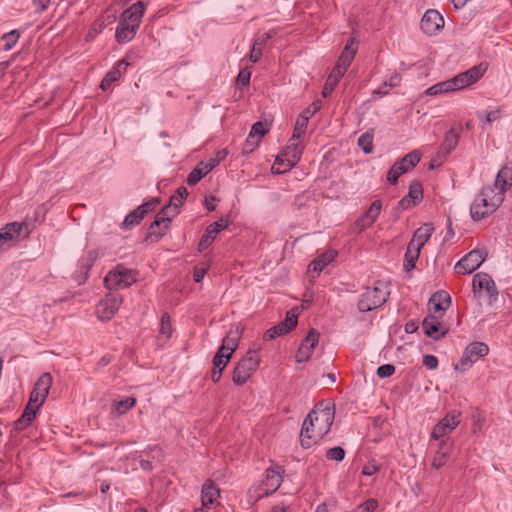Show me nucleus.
Returning <instances> with one entry per match:
<instances>
[{"label": "nucleus", "mask_w": 512, "mask_h": 512, "mask_svg": "<svg viewBox=\"0 0 512 512\" xmlns=\"http://www.w3.org/2000/svg\"><path fill=\"white\" fill-rule=\"evenodd\" d=\"M334 408L317 404L307 415L300 432V443L305 449L320 441L331 429Z\"/></svg>", "instance_id": "1"}, {"label": "nucleus", "mask_w": 512, "mask_h": 512, "mask_svg": "<svg viewBox=\"0 0 512 512\" xmlns=\"http://www.w3.org/2000/svg\"><path fill=\"white\" fill-rule=\"evenodd\" d=\"M485 71L486 68H484L482 64L474 66L465 72L459 73L452 79L436 83L429 87L425 91V94L428 96H437L461 90L477 82L483 76Z\"/></svg>", "instance_id": "2"}, {"label": "nucleus", "mask_w": 512, "mask_h": 512, "mask_svg": "<svg viewBox=\"0 0 512 512\" xmlns=\"http://www.w3.org/2000/svg\"><path fill=\"white\" fill-rule=\"evenodd\" d=\"M504 195L496 193L491 185L484 186L470 206V215L474 221H480L493 214L503 203Z\"/></svg>", "instance_id": "3"}, {"label": "nucleus", "mask_w": 512, "mask_h": 512, "mask_svg": "<svg viewBox=\"0 0 512 512\" xmlns=\"http://www.w3.org/2000/svg\"><path fill=\"white\" fill-rule=\"evenodd\" d=\"M357 49H358V42L355 40V38H353V37L350 38L347 41L341 55L339 56V58L336 62V65L331 70V72L325 82V85L322 90L323 97L326 98L332 93V91L334 90V88L336 87V85L338 84L340 79L342 78V76L345 74V72L351 65V63L356 55Z\"/></svg>", "instance_id": "4"}, {"label": "nucleus", "mask_w": 512, "mask_h": 512, "mask_svg": "<svg viewBox=\"0 0 512 512\" xmlns=\"http://www.w3.org/2000/svg\"><path fill=\"white\" fill-rule=\"evenodd\" d=\"M137 276V271L126 268L122 264H118L105 276L104 283L109 290L124 289L135 283Z\"/></svg>", "instance_id": "5"}, {"label": "nucleus", "mask_w": 512, "mask_h": 512, "mask_svg": "<svg viewBox=\"0 0 512 512\" xmlns=\"http://www.w3.org/2000/svg\"><path fill=\"white\" fill-rule=\"evenodd\" d=\"M260 357L257 350H249L234 368L232 380L234 384L242 386L257 370Z\"/></svg>", "instance_id": "6"}, {"label": "nucleus", "mask_w": 512, "mask_h": 512, "mask_svg": "<svg viewBox=\"0 0 512 512\" xmlns=\"http://www.w3.org/2000/svg\"><path fill=\"white\" fill-rule=\"evenodd\" d=\"M144 11L145 5L142 1H137L126 9L121 16L116 32H135L139 28Z\"/></svg>", "instance_id": "7"}, {"label": "nucleus", "mask_w": 512, "mask_h": 512, "mask_svg": "<svg viewBox=\"0 0 512 512\" xmlns=\"http://www.w3.org/2000/svg\"><path fill=\"white\" fill-rule=\"evenodd\" d=\"M284 470L281 466L270 467L266 469V477L262 482L261 487L255 489V492H259L255 495V499L258 500L262 497L269 496L274 493L283 481L282 474Z\"/></svg>", "instance_id": "8"}, {"label": "nucleus", "mask_w": 512, "mask_h": 512, "mask_svg": "<svg viewBox=\"0 0 512 512\" xmlns=\"http://www.w3.org/2000/svg\"><path fill=\"white\" fill-rule=\"evenodd\" d=\"M389 293L374 287L373 289H366L361 295V298L357 304L360 312H368L382 306L388 298Z\"/></svg>", "instance_id": "9"}, {"label": "nucleus", "mask_w": 512, "mask_h": 512, "mask_svg": "<svg viewBox=\"0 0 512 512\" xmlns=\"http://www.w3.org/2000/svg\"><path fill=\"white\" fill-rule=\"evenodd\" d=\"M489 347L487 344L483 342H472L470 343L459 363L455 366V369H461L465 371L468 367H470L474 362H476L479 358L484 357L488 354Z\"/></svg>", "instance_id": "10"}, {"label": "nucleus", "mask_w": 512, "mask_h": 512, "mask_svg": "<svg viewBox=\"0 0 512 512\" xmlns=\"http://www.w3.org/2000/svg\"><path fill=\"white\" fill-rule=\"evenodd\" d=\"M461 422V413L452 411L442 418L433 428L431 437L435 440H443L450 434Z\"/></svg>", "instance_id": "11"}, {"label": "nucleus", "mask_w": 512, "mask_h": 512, "mask_svg": "<svg viewBox=\"0 0 512 512\" xmlns=\"http://www.w3.org/2000/svg\"><path fill=\"white\" fill-rule=\"evenodd\" d=\"M487 252L483 249H475L461 258L455 269L463 274H470L474 272L486 259Z\"/></svg>", "instance_id": "12"}, {"label": "nucleus", "mask_w": 512, "mask_h": 512, "mask_svg": "<svg viewBox=\"0 0 512 512\" xmlns=\"http://www.w3.org/2000/svg\"><path fill=\"white\" fill-rule=\"evenodd\" d=\"M473 292L474 294L481 293L483 290L489 298V304L494 302L498 297V289L492 279L487 273H477L473 277Z\"/></svg>", "instance_id": "13"}, {"label": "nucleus", "mask_w": 512, "mask_h": 512, "mask_svg": "<svg viewBox=\"0 0 512 512\" xmlns=\"http://www.w3.org/2000/svg\"><path fill=\"white\" fill-rule=\"evenodd\" d=\"M451 304V297L446 291L435 292L428 301L429 314L427 317L441 319Z\"/></svg>", "instance_id": "14"}, {"label": "nucleus", "mask_w": 512, "mask_h": 512, "mask_svg": "<svg viewBox=\"0 0 512 512\" xmlns=\"http://www.w3.org/2000/svg\"><path fill=\"white\" fill-rule=\"evenodd\" d=\"M122 297L117 294H108L105 299L97 305V315L102 321L110 320L122 304Z\"/></svg>", "instance_id": "15"}, {"label": "nucleus", "mask_w": 512, "mask_h": 512, "mask_svg": "<svg viewBox=\"0 0 512 512\" xmlns=\"http://www.w3.org/2000/svg\"><path fill=\"white\" fill-rule=\"evenodd\" d=\"M297 314L294 311H289L286 314V317L279 324L273 326L268 329L264 334L265 340H272L276 337L283 336L290 332L297 325Z\"/></svg>", "instance_id": "16"}, {"label": "nucleus", "mask_w": 512, "mask_h": 512, "mask_svg": "<svg viewBox=\"0 0 512 512\" xmlns=\"http://www.w3.org/2000/svg\"><path fill=\"white\" fill-rule=\"evenodd\" d=\"M319 332H317L315 329H310L305 339L302 341L299 349L296 353V361L306 362L310 359L312 356V353L314 351V348L317 346L319 342Z\"/></svg>", "instance_id": "17"}, {"label": "nucleus", "mask_w": 512, "mask_h": 512, "mask_svg": "<svg viewBox=\"0 0 512 512\" xmlns=\"http://www.w3.org/2000/svg\"><path fill=\"white\" fill-rule=\"evenodd\" d=\"M229 225V220L221 218L218 221H215L211 223L204 233V235L201 237L199 244H198V250L200 252L207 249L215 240L217 234L222 231L223 229L227 228Z\"/></svg>", "instance_id": "18"}, {"label": "nucleus", "mask_w": 512, "mask_h": 512, "mask_svg": "<svg viewBox=\"0 0 512 512\" xmlns=\"http://www.w3.org/2000/svg\"><path fill=\"white\" fill-rule=\"evenodd\" d=\"M422 328L424 330V333L434 340L441 339L449 331V327L445 325L443 322H441L439 318L427 316L424 318L422 322Z\"/></svg>", "instance_id": "19"}, {"label": "nucleus", "mask_w": 512, "mask_h": 512, "mask_svg": "<svg viewBox=\"0 0 512 512\" xmlns=\"http://www.w3.org/2000/svg\"><path fill=\"white\" fill-rule=\"evenodd\" d=\"M302 149L298 144L290 143L286 150L276 157L275 162L277 164L285 165L284 171L290 170L300 160Z\"/></svg>", "instance_id": "20"}, {"label": "nucleus", "mask_w": 512, "mask_h": 512, "mask_svg": "<svg viewBox=\"0 0 512 512\" xmlns=\"http://www.w3.org/2000/svg\"><path fill=\"white\" fill-rule=\"evenodd\" d=\"M382 209V202L380 200H374L367 211L359 217L355 222V227L359 232H362L366 228L370 227L378 218Z\"/></svg>", "instance_id": "21"}, {"label": "nucleus", "mask_w": 512, "mask_h": 512, "mask_svg": "<svg viewBox=\"0 0 512 512\" xmlns=\"http://www.w3.org/2000/svg\"><path fill=\"white\" fill-rule=\"evenodd\" d=\"M420 27L422 32H436L444 27V18L437 10H427L422 17Z\"/></svg>", "instance_id": "22"}, {"label": "nucleus", "mask_w": 512, "mask_h": 512, "mask_svg": "<svg viewBox=\"0 0 512 512\" xmlns=\"http://www.w3.org/2000/svg\"><path fill=\"white\" fill-rule=\"evenodd\" d=\"M512 186V166H504L497 173L496 179L492 187L496 193L505 196V192Z\"/></svg>", "instance_id": "23"}, {"label": "nucleus", "mask_w": 512, "mask_h": 512, "mask_svg": "<svg viewBox=\"0 0 512 512\" xmlns=\"http://www.w3.org/2000/svg\"><path fill=\"white\" fill-rule=\"evenodd\" d=\"M462 127L454 126L449 131L446 132L444 141L441 144L440 152L448 155L455 149L458 145L459 139L461 137Z\"/></svg>", "instance_id": "24"}, {"label": "nucleus", "mask_w": 512, "mask_h": 512, "mask_svg": "<svg viewBox=\"0 0 512 512\" xmlns=\"http://www.w3.org/2000/svg\"><path fill=\"white\" fill-rule=\"evenodd\" d=\"M23 225L18 222L7 224L0 233V250L6 245L9 246L10 242L17 240L22 231Z\"/></svg>", "instance_id": "25"}, {"label": "nucleus", "mask_w": 512, "mask_h": 512, "mask_svg": "<svg viewBox=\"0 0 512 512\" xmlns=\"http://www.w3.org/2000/svg\"><path fill=\"white\" fill-rule=\"evenodd\" d=\"M452 447H453V443L448 438L440 441L438 450L436 451V453L433 457V461H432L433 468L439 469L445 465V463L451 453Z\"/></svg>", "instance_id": "26"}, {"label": "nucleus", "mask_w": 512, "mask_h": 512, "mask_svg": "<svg viewBox=\"0 0 512 512\" xmlns=\"http://www.w3.org/2000/svg\"><path fill=\"white\" fill-rule=\"evenodd\" d=\"M129 63L125 60H120L116 63L111 71H109L100 83V88L103 91H106L113 82L117 81L122 73H124L128 67Z\"/></svg>", "instance_id": "27"}, {"label": "nucleus", "mask_w": 512, "mask_h": 512, "mask_svg": "<svg viewBox=\"0 0 512 512\" xmlns=\"http://www.w3.org/2000/svg\"><path fill=\"white\" fill-rule=\"evenodd\" d=\"M214 164L209 161L200 162L189 174L187 177L188 185L197 184L203 177H205L210 171L214 169Z\"/></svg>", "instance_id": "28"}, {"label": "nucleus", "mask_w": 512, "mask_h": 512, "mask_svg": "<svg viewBox=\"0 0 512 512\" xmlns=\"http://www.w3.org/2000/svg\"><path fill=\"white\" fill-rule=\"evenodd\" d=\"M99 253L97 250H89L80 260H79V271L81 273V280L79 283L86 281L88 278V273L95 261L98 259Z\"/></svg>", "instance_id": "29"}, {"label": "nucleus", "mask_w": 512, "mask_h": 512, "mask_svg": "<svg viewBox=\"0 0 512 512\" xmlns=\"http://www.w3.org/2000/svg\"><path fill=\"white\" fill-rule=\"evenodd\" d=\"M434 232V227L432 223H425L421 227H419L413 234L410 242L417 246V248H421L425 245L426 242L430 239Z\"/></svg>", "instance_id": "30"}, {"label": "nucleus", "mask_w": 512, "mask_h": 512, "mask_svg": "<svg viewBox=\"0 0 512 512\" xmlns=\"http://www.w3.org/2000/svg\"><path fill=\"white\" fill-rule=\"evenodd\" d=\"M219 489L211 482H206L202 487L201 501L204 507L212 505L219 497Z\"/></svg>", "instance_id": "31"}, {"label": "nucleus", "mask_w": 512, "mask_h": 512, "mask_svg": "<svg viewBox=\"0 0 512 512\" xmlns=\"http://www.w3.org/2000/svg\"><path fill=\"white\" fill-rule=\"evenodd\" d=\"M336 256L337 252L333 250L322 253L309 264V271L312 270L316 273L321 272L329 263L335 259Z\"/></svg>", "instance_id": "32"}, {"label": "nucleus", "mask_w": 512, "mask_h": 512, "mask_svg": "<svg viewBox=\"0 0 512 512\" xmlns=\"http://www.w3.org/2000/svg\"><path fill=\"white\" fill-rule=\"evenodd\" d=\"M421 252V248H417L416 245L412 244L411 242L408 243L405 255H404V270L406 272H411L416 265V261L419 258Z\"/></svg>", "instance_id": "33"}, {"label": "nucleus", "mask_w": 512, "mask_h": 512, "mask_svg": "<svg viewBox=\"0 0 512 512\" xmlns=\"http://www.w3.org/2000/svg\"><path fill=\"white\" fill-rule=\"evenodd\" d=\"M188 196L187 188L180 186L175 193L171 196L169 203L167 204L174 210V214H179L180 207L183 205L184 200Z\"/></svg>", "instance_id": "34"}, {"label": "nucleus", "mask_w": 512, "mask_h": 512, "mask_svg": "<svg viewBox=\"0 0 512 512\" xmlns=\"http://www.w3.org/2000/svg\"><path fill=\"white\" fill-rule=\"evenodd\" d=\"M52 383H53L52 375L48 372L43 373L38 378L36 383L34 384L33 390L40 394L45 395V399H46L49 394V390L52 386Z\"/></svg>", "instance_id": "35"}, {"label": "nucleus", "mask_w": 512, "mask_h": 512, "mask_svg": "<svg viewBox=\"0 0 512 512\" xmlns=\"http://www.w3.org/2000/svg\"><path fill=\"white\" fill-rule=\"evenodd\" d=\"M421 160V155L418 151H412L406 154L401 160L396 163L405 169V173L414 168Z\"/></svg>", "instance_id": "36"}, {"label": "nucleus", "mask_w": 512, "mask_h": 512, "mask_svg": "<svg viewBox=\"0 0 512 512\" xmlns=\"http://www.w3.org/2000/svg\"><path fill=\"white\" fill-rule=\"evenodd\" d=\"M177 214H174V210L168 206L165 205L156 215L155 218L160 221L161 224H163L164 230H168L171 224L172 219Z\"/></svg>", "instance_id": "37"}, {"label": "nucleus", "mask_w": 512, "mask_h": 512, "mask_svg": "<svg viewBox=\"0 0 512 512\" xmlns=\"http://www.w3.org/2000/svg\"><path fill=\"white\" fill-rule=\"evenodd\" d=\"M308 121L309 120L307 119V116L299 115V117L297 118L296 123H295L293 135H292L291 139L289 140L290 143H294V141L296 139H299L302 135L305 134L307 125H308Z\"/></svg>", "instance_id": "38"}, {"label": "nucleus", "mask_w": 512, "mask_h": 512, "mask_svg": "<svg viewBox=\"0 0 512 512\" xmlns=\"http://www.w3.org/2000/svg\"><path fill=\"white\" fill-rule=\"evenodd\" d=\"M409 199L413 200L414 203L418 204L423 199V188L419 181H413L409 185V191L406 195Z\"/></svg>", "instance_id": "39"}, {"label": "nucleus", "mask_w": 512, "mask_h": 512, "mask_svg": "<svg viewBox=\"0 0 512 512\" xmlns=\"http://www.w3.org/2000/svg\"><path fill=\"white\" fill-rule=\"evenodd\" d=\"M144 218L142 211L138 208L131 211L124 219L123 226L124 228H131L135 225H138L140 221Z\"/></svg>", "instance_id": "40"}, {"label": "nucleus", "mask_w": 512, "mask_h": 512, "mask_svg": "<svg viewBox=\"0 0 512 512\" xmlns=\"http://www.w3.org/2000/svg\"><path fill=\"white\" fill-rule=\"evenodd\" d=\"M166 231L167 230H164L163 224L155 218L148 228L147 238L155 237V240L158 241L165 235Z\"/></svg>", "instance_id": "41"}, {"label": "nucleus", "mask_w": 512, "mask_h": 512, "mask_svg": "<svg viewBox=\"0 0 512 512\" xmlns=\"http://www.w3.org/2000/svg\"><path fill=\"white\" fill-rule=\"evenodd\" d=\"M373 133L367 131L363 133L358 139V145L363 149L366 154H369L373 150Z\"/></svg>", "instance_id": "42"}, {"label": "nucleus", "mask_w": 512, "mask_h": 512, "mask_svg": "<svg viewBox=\"0 0 512 512\" xmlns=\"http://www.w3.org/2000/svg\"><path fill=\"white\" fill-rule=\"evenodd\" d=\"M35 419V413H29L24 412L22 413L21 417L15 421L14 423V429L21 431L27 428L32 421Z\"/></svg>", "instance_id": "43"}, {"label": "nucleus", "mask_w": 512, "mask_h": 512, "mask_svg": "<svg viewBox=\"0 0 512 512\" xmlns=\"http://www.w3.org/2000/svg\"><path fill=\"white\" fill-rule=\"evenodd\" d=\"M159 334L169 339L172 334L171 318L168 313H163L161 316V323Z\"/></svg>", "instance_id": "44"}, {"label": "nucleus", "mask_w": 512, "mask_h": 512, "mask_svg": "<svg viewBox=\"0 0 512 512\" xmlns=\"http://www.w3.org/2000/svg\"><path fill=\"white\" fill-rule=\"evenodd\" d=\"M136 404V399L133 397H128L124 400H121L115 404V412L118 415L125 414L128 410L133 408Z\"/></svg>", "instance_id": "45"}, {"label": "nucleus", "mask_w": 512, "mask_h": 512, "mask_svg": "<svg viewBox=\"0 0 512 512\" xmlns=\"http://www.w3.org/2000/svg\"><path fill=\"white\" fill-rule=\"evenodd\" d=\"M20 34H3L0 40L1 49L8 51L17 43Z\"/></svg>", "instance_id": "46"}, {"label": "nucleus", "mask_w": 512, "mask_h": 512, "mask_svg": "<svg viewBox=\"0 0 512 512\" xmlns=\"http://www.w3.org/2000/svg\"><path fill=\"white\" fill-rule=\"evenodd\" d=\"M405 173V169L399 166L396 162L394 165L390 168V170L387 173V181L391 185H395L399 179V177Z\"/></svg>", "instance_id": "47"}, {"label": "nucleus", "mask_w": 512, "mask_h": 512, "mask_svg": "<svg viewBox=\"0 0 512 512\" xmlns=\"http://www.w3.org/2000/svg\"><path fill=\"white\" fill-rule=\"evenodd\" d=\"M378 507V502L374 498H369L365 502L358 505L354 510L351 512H374L376 508Z\"/></svg>", "instance_id": "48"}, {"label": "nucleus", "mask_w": 512, "mask_h": 512, "mask_svg": "<svg viewBox=\"0 0 512 512\" xmlns=\"http://www.w3.org/2000/svg\"><path fill=\"white\" fill-rule=\"evenodd\" d=\"M268 132V129H266L262 122H256L252 125L251 131L249 135L251 136V139H257L258 141H261V138Z\"/></svg>", "instance_id": "49"}, {"label": "nucleus", "mask_w": 512, "mask_h": 512, "mask_svg": "<svg viewBox=\"0 0 512 512\" xmlns=\"http://www.w3.org/2000/svg\"><path fill=\"white\" fill-rule=\"evenodd\" d=\"M230 350L226 348L224 344L221 345V347L217 350L213 361H217L218 363H225L228 364L230 361V358L232 356V353H228Z\"/></svg>", "instance_id": "50"}, {"label": "nucleus", "mask_w": 512, "mask_h": 512, "mask_svg": "<svg viewBox=\"0 0 512 512\" xmlns=\"http://www.w3.org/2000/svg\"><path fill=\"white\" fill-rule=\"evenodd\" d=\"M326 457L329 460L342 461L345 457V451L342 447L336 446L327 450Z\"/></svg>", "instance_id": "51"}, {"label": "nucleus", "mask_w": 512, "mask_h": 512, "mask_svg": "<svg viewBox=\"0 0 512 512\" xmlns=\"http://www.w3.org/2000/svg\"><path fill=\"white\" fill-rule=\"evenodd\" d=\"M238 333L236 332L234 336H231V332L228 333L223 341H222V344H224L226 346V348L228 350H230L228 353H232L235 351V349L237 348L238 346Z\"/></svg>", "instance_id": "52"}, {"label": "nucleus", "mask_w": 512, "mask_h": 512, "mask_svg": "<svg viewBox=\"0 0 512 512\" xmlns=\"http://www.w3.org/2000/svg\"><path fill=\"white\" fill-rule=\"evenodd\" d=\"M227 364L225 363H218L217 361H213V369L211 372V379L214 383L219 382L222 376V372L225 369Z\"/></svg>", "instance_id": "53"}, {"label": "nucleus", "mask_w": 512, "mask_h": 512, "mask_svg": "<svg viewBox=\"0 0 512 512\" xmlns=\"http://www.w3.org/2000/svg\"><path fill=\"white\" fill-rule=\"evenodd\" d=\"M209 270V266L206 264L197 265L193 270V279L196 283H199L203 280L205 274Z\"/></svg>", "instance_id": "54"}, {"label": "nucleus", "mask_w": 512, "mask_h": 512, "mask_svg": "<svg viewBox=\"0 0 512 512\" xmlns=\"http://www.w3.org/2000/svg\"><path fill=\"white\" fill-rule=\"evenodd\" d=\"M259 143H260V141H258L257 139H251V136L248 135V137L243 145L242 153L244 155L252 153L256 149V147L259 145Z\"/></svg>", "instance_id": "55"}, {"label": "nucleus", "mask_w": 512, "mask_h": 512, "mask_svg": "<svg viewBox=\"0 0 512 512\" xmlns=\"http://www.w3.org/2000/svg\"><path fill=\"white\" fill-rule=\"evenodd\" d=\"M395 373V366L392 364H384L378 367L377 375L380 378L390 377Z\"/></svg>", "instance_id": "56"}, {"label": "nucleus", "mask_w": 512, "mask_h": 512, "mask_svg": "<svg viewBox=\"0 0 512 512\" xmlns=\"http://www.w3.org/2000/svg\"><path fill=\"white\" fill-rule=\"evenodd\" d=\"M46 401L45 395L40 394L34 390L31 391L29 402H31V405L35 404L36 408H40L44 402Z\"/></svg>", "instance_id": "57"}, {"label": "nucleus", "mask_w": 512, "mask_h": 512, "mask_svg": "<svg viewBox=\"0 0 512 512\" xmlns=\"http://www.w3.org/2000/svg\"><path fill=\"white\" fill-rule=\"evenodd\" d=\"M321 108V102L315 101L302 111L301 116H307L309 120L319 109Z\"/></svg>", "instance_id": "58"}, {"label": "nucleus", "mask_w": 512, "mask_h": 512, "mask_svg": "<svg viewBox=\"0 0 512 512\" xmlns=\"http://www.w3.org/2000/svg\"><path fill=\"white\" fill-rule=\"evenodd\" d=\"M262 56V50L261 47H259V40H255L253 47L250 51V60L254 63L258 62Z\"/></svg>", "instance_id": "59"}, {"label": "nucleus", "mask_w": 512, "mask_h": 512, "mask_svg": "<svg viewBox=\"0 0 512 512\" xmlns=\"http://www.w3.org/2000/svg\"><path fill=\"white\" fill-rule=\"evenodd\" d=\"M423 365L430 370H434L438 367V359L434 355H425L423 357Z\"/></svg>", "instance_id": "60"}, {"label": "nucleus", "mask_w": 512, "mask_h": 512, "mask_svg": "<svg viewBox=\"0 0 512 512\" xmlns=\"http://www.w3.org/2000/svg\"><path fill=\"white\" fill-rule=\"evenodd\" d=\"M251 73L248 70H241L237 76V84L240 86H246L250 82Z\"/></svg>", "instance_id": "61"}, {"label": "nucleus", "mask_w": 512, "mask_h": 512, "mask_svg": "<svg viewBox=\"0 0 512 512\" xmlns=\"http://www.w3.org/2000/svg\"><path fill=\"white\" fill-rule=\"evenodd\" d=\"M417 205L413 202V200L409 199L407 196H404L398 203H397V209L398 210H407L411 207Z\"/></svg>", "instance_id": "62"}, {"label": "nucleus", "mask_w": 512, "mask_h": 512, "mask_svg": "<svg viewBox=\"0 0 512 512\" xmlns=\"http://www.w3.org/2000/svg\"><path fill=\"white\" fill-rule=\"evenodd\" d=\"M228 152L226 149H222L216 152L215 157L209 159L210 163L214 164V167L218 166L219 163L226 158Z\"/></svg>", "instance_id": "63"}, {"label": "nucleus", "mask_w": 512, "mask_h": 512, "mask_svg": "<svg viewBox=\"0 0 512 512\" xmlns=\"http://www.w3.org/2000/svg\"><path fill=\"white\" fill-rule=\"evenodd\" d=\"M379 470L378 466L374 462L367 463L362 469V474L365 476H371Z\"/></svg>", "instance_id": "64"}]
</instances>
